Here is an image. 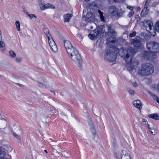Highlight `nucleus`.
Masks as SVG:
<instances>
[{"label": "nucleus", "instance_id": "1", "mask_svg": "<svg viewBox=\"0 0 159 159\" xmlns=\"http://www.w3.org/2000/svg\"><path fill=\"white\" fill-rule=\"evenodd\" d=\"M123 55L121 56L125 59L126 62V67L128 70L131 71L133 69L134 67L138 66L139 63L137 61L133 62L132 61V56L136 53V51L130 49L129 50L123 49L122 50Z\"/></svg>", "mask_w": 159, "mask_h": 159}, {"label": "nucleus", "instance_id": "2", "mask_svg": "<svg viewBox=\"0 0 159 159\" xmlns=\"http://www.w3.org/2000/svg\"><path fill=\"white\" fill-rule=\"evenodd\" d=\"M154 67L151 64L147 63L142 64L139 67L138 73L141 76H148L154 72Z\"/></svg>", "mask_w": 159, "mask_h": 159}, {"label": "nucleus", "instance_id": "3", "mask_svg": "<svg viewBox=\"0 0 159 159\" xmlns=\"http://www.w3.org/2000/svg\"><path fill=\"white\" fill-rule=\"evenodd\" d=\"M119 50L116 48L115 49L110 48L109 50L106 51V54L105 56V59L108 61H113L116 59V55L119 52L120 55H121L120 52H122V50Z\"/></svg>", "mask_w": 159, "mask_h": 159}, {"label": "nucleus", "instance_id": "4", "mask_svg": "<svg viewBox=\"0 0 159 159\" xmlns=\"http://www.w3.org/2000/svg\"><path fill=\"white\" fill-rule=\"evenodd\" d=\"M131 44L135 48L133 49L131 47L129 48H126L125 49L126 50H129L130 49H134L137 51V49L140 48L142 46V43L141 39L139 38H135L134 39H131Z\"/></svg>", "mask_w": 159, "mask_h": 159}, {"label": "nucleus", "instance_id": "5", "mask_svg": "<svg viewBox=\"0 0 159 159\" xmlns=\"http://www.w3.org/2000/svg\"><path fill=\"white\" fill-rule=\"evenodd\" d=\"M47 37L48 38V43L52 50L55 52H57V46L51 34H47Z\"/></svg>", "mask_w": 159, "mask_h": 159}, {"label": "nucleus", "instance_id": "6", "mask_svg": "<svg viewBox=\"0 0 159 159\" xmlns=\"http://www.w3.org/2000/svg\"><path fill=\"white\" fill-rule=\"evenodd\" d=\"M95 16L94 14L91 12L87 13L85 16H83L82 19L86 22H93L94 20Z\"/></svg>", "mask_w": 159, "mask_h": 159}, {"label": "nucleus", "instance_id": "7", "mask_svg": "<svg viewBox=\"0 0 159 159\" xmlns=\"http://www.w3.org/2000/svg\"><path fill=\"white\" fill-rule=\"evenodd\" d=\"M143 25L146 27V30L151 33L152 28L153 29L154 27L152 26V23L149 20H145L143 22Z\"/></svg>", "mask_w": 159, "mask_h": 159}, {"label": "nucleus", "instance_id": "8", "mask_svg": "<svg viewBox=\"0 0 159 159\" xmlns=\"http://www.w3.org/2000/svg\"><path fill=\"white\" fill-rule=\"evenodd\" d=\"M35 84L37 85L40 87H44L46 86L47 83L44 78H42L39 79L35 82Z\"/></svg>", "mask_w": 159, "mask_h": 159}, {"label": "nucleus", "instance_id": "9", "mask_svg": "<svg viewBox=\"0 0 159 159\" xmlns=\"http://www.w3.org/2000/svg\"><path fill=\"white\" fill-rule=\"evenodd\" d=\"M120 158L121 159H131L129 153L125 150L122 151Z\"/></svg>", "mask_w": 159, "mask_h": 159}, {"label": "nucleus", "instance_id": "10", "mask_svg": "<svg viewBox=\"0 0 159 159\" xmlns=\"http://www.w3.org/2000/svg\"><path fill=\"white\" fill-rule=\"evenodd\" d=\"M153 55V53L151 51H145L143 53L142 57L144 59L147 60H149L150 58Z\"/></svg>", "mask_w": 159, "mask_h": 159}, {"label": "nucleus", "instance_id": "11", "mask_svg": "<svg viewBox=\"0 0 159 159\" xmlns=\"http://www.w3.org/2000/svg\"><path fill=\"white\" fill-rule=\"evenodd\" d=\"M75 60H74L73 59H71V60L76 64L78 65L80 68H81L82 63V61L81 56H80V58H79V59H78V57H75Z\"/></svg>", "mask_w": 159, "mask_h": 159}, {"label": "nucleus", "instance_id": "12", "mask_svg": "<svg viewBox=\"0 0 159 159\" xmlns=\"http://www.w3.org/2000/svg\"><path fill=\"white\" fill-rule=\"evenodd\" d=\"M103 26L100 25L94 30V31L96 34V36H98L99 35L100 36L103 34Z\"/></svg>", "mask_w": 159, "mask_h": 159}, {"label": "nucleus", "instance_id": "13", "mask_svg": "<svg viewBox=\"0 0 159 159\" xmlns=\"http://www.w3.org/2000/svg\"><path fill=\"white\" fill-rule=\"evenodd\" d=\"M117 9L113 6L110 7L108 10V13L113 16H115L117 13Z\"/></svg>", "mask_w": 159, "mask_h": 159}, {"label": "nucleus", "instance_id": "14", "mask_svg": "<svg viewBox=\"0 0 159 159\" xmlns=\"http://www.w3.org/2000/svg\"><path fill=\"white\" fill-rule=\"evenodd\" d=\"M64 46L66 49L67 52H68L69 49L70 50L72 48H74V47L72 46L70 42L68 40H64Z\"/></svg>", "mask_w": 159, "mask_h": 159}, {"label": "nucleus", "instance_id": "15", "mask_svg": "<svg viewBox=\"0 0 159 159\" xmlns=\"http://www.w3.org/2000/svg\"><path fill=\"white\" fill-rule=\"evenodd\" d=\"M89 126L91 133L93 134V139L95 138V135L96 134V131L94 126L93 122L91 120L89 122Z\"/></svg>", "mask_w": 159, "mask_h": 159}, {"label": "nucleus", "instance_id": "16", "mask_svg": "<svg viewBox=\"0 0 159 159\" xmlns=\"http://www.w3.org/2000/svg\"><path fill=\"white\" fill-rule=\"evenodd\" d=\"M133 105L140 110L142 108L141 103L139 100H137L133 102Z\"/></svg>", "mask_w": 159, "mask_h": 159}, {"label": "nucleus", "instance_id": "17", "mask_svg": "<svg viewBox=\"0 0 159 159\" xmlns=\"http://www.w3.org/2000/svg\"><path fill=\"white\" fill-rule=\"evenodd\" d=\"M155 42L154 41H150L146 43L147 48L151 52V51H152Z\"/></svg>", "mask_w": 159, "mask_h": 159}, {"label": "nucleus", "instance_id": "18", "mask_svg": "<svg viewBox=\"0 0 159 159\" xmlns=\"http://www.w3.org/2000/svg\"><path fill=\"white\" fill-rule=\"evenodd\" d=\"M7 121L4 119H1L0 121V129H4L7 127Z\"/></svg>", "mask_w": 159, "mask_h": 159}, {"label": "nucleus", "instance_id": "19", "mask_svg": "<svg viewBox=\"0 0 159 159\" xmlns=\"http://www.w3.org/2000/svg\"><path fill=\"white\" fill-rule=\"evenodd\" d=\"M76 52H78L76 49L74 47L72 48L71 49H69L68 52H67L68 55L70 56V58L72 57L73 55H74L75 54Z\"/></svg>", "mask_w": 159, "mask_h": 159}, {"label": "nucleus", "instance_id": "20", "mask_svg": "<svg viewBox=\"0 0 159 159\" xmlns=\"http://www.w3.org/2000/svg\"><path fill=\"white\" fill-rule=\"evenodd\" d=\"M151 52H159V44L157 42H155L154 46L152 51Z\"/></svg>", "mask_w": 159, "mask_h": 159}, {"label": "nucleus", "instance_id": "21", "mask_svg": "<svg viewBox=\"0 0 159 159\" xmlns=\"http://www.w3.org/2000/svg\"><path fill=\"white\" fill-rule=\"evenodd\" d=\"M72 16L70 14H67L64 15L63 16L64 22H69Z\"/></svg>", "mask_w": 159, "mask_h": 159}, {"label": "nucleus", "instance_id": "22", "mask_svg": "<svg viewBox=\"0 0 159 159\" xmlns=\"http://www.w3.org/2000/svg\"><path fill=\"white\" fill-rule=\"evenodd\" d=\"M6 155V152H5V149L3 147H0V157H5Z\"/></svg>", "mask_w": 159, "mask_h": 159}, {"label": "nucleus", "instance_id": "23", "mask_svg": "<svg viewBox=\"0 0 159 159\" xmlns=\"http://www.w3.org/2000/svg\"><path fill=\"white\" fill-rule=\"evenodd\" d=\"M108 32L111 34L113 36H115L116 35V33L114 30L111 29V26H107Z\"/></svg>", "mask_w": 159, "mask_h": 159}, {"label": "nucleus", "instance_id": "24", "mask_svg": "<svg viewBox=\"0 0 159 159\" xmlns=\"http://www.w3.org/2000/svg\"><path fill=\"white\" fill-rule=\"evenodd\" d=\"M148 93L152 97L153 99L159 103V98L157 95L152 94L150 91H148Z\"/></svg>", "mask_w": 159, "mask_h": 159}, {"label": "nucleus", "instance_id": "25", "mask_svg": "<svg viewBox=\"0 0 159 159\" xmlns=\"http://www.w3.org/2000/svg\"><path fill=\"white\" fill-rule=\"evenodd\" d=\"M148 117L156 120H159V116L157 114H155L149 115Z\"/></svg>", "mask_w": 159, "mask_h": 159}, {"label": "nucleus", "instance_id": "26", "mask_svg": "<svg viewBox=\"0 0 159 159\" xmlns=\"http://www.w3.org/2000/svg\"><path fill=\"white\" fill-rule=\"evenodd\" d=\"M9 55L11 58H15L16 56V54L12 50H10L9 52Z\"/></svg>", "mask_w": 159, "mask_h": 159}, {"label": "nucleus", "instance_id": "27", "mask_svg": "<svg viewBox=\"0 0 159 159\" xmlns=\"http://www.w3.org/2000/svg\"><path fill=\"white\" fill-rule=\"evenodd\" d=\"M98 13L99 15L100 19L101 21H104V17L103 16V13L100 10H98Z\"/></svg>", "mask_w": 159, "mask_h": 159}, {"label": "nucleus", "instance_id": "28", "mask_svg": "<svg viewBox=\"0 0 159 159\" xmlns=\"http://www.w3.org/2000/svg\"><path fill=\"white\" fill-rule=\"evenodd\" d=\"M45 9L49 8H54L55 7L54 5L51 4L49 3H48L47 4H45Z\"/></svg>", "mask_w": 159, "mask_h": 159}, {"label": "nucleus", "instance_id": "29", "mask_svg": "<svg viewBox=\"0 0 159 159\" xmlns=\"http://www.w3.org/2000/svg\"><path fill=\"white\" fill-rule=\"evenodd\" d=\"M123 11H119L118 12L117 11L116 14V15H115V16H116L117 18H119L123 16Z\"/></svg>", "mask_w": 159, "mask_h": 159}, {"label": "nucleus", "instance_id": "30", "mask_svg": "<svg viewBox=\"0 0 159 159\" xmlns=\"http://www.w3.org/2000/svg\"><path fill=\"white\" fill-rule=\"evenodd\" d=\"M80 55L79 53L78 52H75V54L74 55H73L72 56V57L71 58V59L75 60V57H78V59H79V58H80Z\"/></svg>", "mask_w": 159, "mask_h": 159}, {"label": "nucleus", "instance_id": "31", "mask_svg": "<svg viewBox=\"0 0 159 159\" xmlns=\"http://www.w3.org/2000/svg\"><path fill=\"white\" fill-rule=\"evenodd\" d=\"M45 4L44 2H42V1H40L39 2V5L41 8V9L42 10H44L45 9L44 7H45Z\"/></svg>", "mask_w": 159, "mask_h": 159}, {"label": "nucleus", "instance_id": "32", "mask_svg": "<svg viewBox=\"0 0 159 159\" xmlns=\"http://www.w3.org/2000/svg\"><path fill=\"white\" fill-rule=\"evenodd\" d=\"M150 0H146V3H145V5L144 8L142 10L141 13H143V12L144 11V10L145 9V8H146V9H147V7L148 6V5L150 3Z\"/></svg>", "mask_w": 159, "mask_h": 159}, {"label": "nucleus", "instance_id": "33", "mask_svg": "<svg viewBox=\"0 0 159 159\" xmlns=\"http://www.w3.org/2000/svg\"><path fill=\"white\" fill-rule=\"evenodd\" d=\"M13 134L15 137L17 139L19 140V142L20 143L21 142L20 137L14 132L13 133Z\"/></svg>", "mask_w": 159, "mask_h": 159}, {"label": "nucleus", "instance_id": "34", "mask_svg": "<svg viewBox=\"0 0 159 159\" xmlns=\"http://www.w3.org/2000/svg\"><path fill=\"white\" fill-rule=\"evenodd\" d=\"M89 37L91 39H96L97 38L98 36H96V34H89L88 35Z\"/></svg>", "mask_w": 159, "mask_h": 159}, {"label": "nucleus", "instance_id": "35", "mask_svg": "<svg viewBox=\"0 0 159 159\" xmlns=\"http://www.w3.org/2000/svg\"><path fill=\"white\" fill-rule=\"evenodd\" d=\"M16 25L17 30L19 31L20 30V24L18 21H16Z\"/></svg>", "mask_w": 159, "mask_h": 159}, {"label": "nucleus", "instance_id": "36", "mask_svg": "<svg viewBox=\"0 0 159 159\" xmlns=\"http://www.w3.org/2000/svg\"><path fill=\"white\" fill-rule=\"evenodd\" d=\"M43 30L44 32L46 34V35L48 34H50L49 33V30L46 27H44L43 28Z\"/></svg>", "mask_w": 159, "mask_h": 159}, {"label": "nucleus", "instance_id": "37", "mask_svg": "<svg viewBox=\"0 0 159 159\" xmlns=\"http://www.w3.org/2000/svg\"><path fill=\"white\" fill-rule=\"evenodd\" d=\"M155 28L157 31L159 32V20L156 22Z\"/></svg>", "mask_w": 159, "mask_h": 159}, {"label": "nucleus", "instance_id": "38", "mask_svg": "<svg viewBox=\"0 0 159 159\" xmlns=\"http://www.w3.org/2000/svg\"><path fill=\"white\" fill-rule=\"evenodd\" d=\"M134 14V11H131L129 12V13L128 15V16L129 18H130L133 16Z\"/></svg>", "mask_w": 159, "mask_h": 159}, {"label": "nucleus", "instance_id": "39", "mask_svg": "<svg viewBox=\"0 0 159 159\" xmlns=\"http://www.w3.org/2000/svg\"><path fill=\"white\" fill-rule=\"evenodd\" d=\"M136 33L135 31H133L131 33H130L129 35V37H133L135 36L136 35Z\"/></svg>", "mask_w": 159, "mask_h": 159}, {"label": "nucleus", "instance_id": "40", "mask_svg": "<svg viewBox=\"0 0 159 159\" xmlns=\"http://www.w3.org/2000/svg\"><path fill=\"white\" fill-rule=\"evenodd\" d=\"M128 92L129 94L132 95H134L135 94L134 91L133 90H131L130 89L128 90Z\"/></svg>", "mask_w": 159, "mask_h": 159}, {"label": "nucleus", "instance_id": "41", "mask_svg": "<svg viewBox=\"0 0 159 159\" xmlns=\"http://www.w3.org/2000/svg\"><path fill=\"white\" fill-rule=\"evenodd\" d=\"M5 46V43L3 41H0V48L4 47Z\"/></svg>", "mask_w": 159, "mask_h": 159}, {"label": "nucleus", "instance_id": "42", "mask_svg": "<svg viewBox=\"0 0 159 159\" xmlns=\"http://www.w3.org/2000/svg\"><path fill=\"white\" fill-rule=\"evenodd\" d=\"M28 16L31 19H32L33 17H34L35 19L37 18L36 16L34 14H29Z\"/></svg>", "mask_w": 159, "mask_h": 159}, {"label": "nucleus", "instance_id": "43", "mask_svg": "<svg viewBox=\"0 0 159 159\" xmlns=\"http://www.w3.org/2000/svg\"><path fill=\"white\" fill-rule=\"evenodd\" d=\"M150 131L151 134L153 135H155V132L154 129H150Z\"/></svg>", "mask_w": 159, "mask_h": 159}, {"label": "nucleus", "instance_id": "44", "mask_svg": "<svg viewBox=\"0 0 159 159\" xmlns=\"http://www.w3.org/2000/svg\"><path fill=\"white\" fill-rule=\"evenodd\" d=\"M15 61L17 62H20L21 61V59L20 57H16L15 59Z\"/></svg>", "mask_w": 159, "mask_h": 159}, {"label": "nucleus", "instance_id": "45", "mask_svg": "<svg viewBox=\"0 0 159 159\" xmlns=\"http://www.w3.org/2000/svg\"><path fill=\"white\" fill-rule=\"evenodd\" d=\"M132 84L134 87H137L138 86V84L136 82L133 83Z\"/></svg>", "mask_w": 159, "mask_h": 159}, {"label": "nucleus", "instance_id": "46", "mask_svg": "<svg viewBox=\"0 0 159 159\" xmlns=\"http://www.w3.org/2000/svg\"><path fill=\"white\" fill-rule=\"evenodd\" d=\"M127 7L130 10L132 11L133 8L132 7L130 6H127Z\"/></svg>", "mask_w": 159, "mask_h": 159}, {"label": "nucleus", "instance_id": "47", "mask_svg": "<svg viewBox=\"0 0 159 159\" xmlns=\"http://www.w3.org/2000/svg\"><path fill=\"white\" fill-rule=\"evenodd\" d=\"M23 11L27 15H29V14H28V11H27V10H26L25 9V8H23Z\"/></svg>", "mask_w": 159, "mask_h": 159}, {"label": "nucleus", "instance_id": "48", "mask_svg": "<svg viewBox=\"0 0 159 159\" xmlns=\"http://www.w3.org/2000/svg\"><path fill=\"white\" fill-rule=\"evenodd\" d=\"M140 9V8L139 7H137L136 8V11H139Z\"/></svg>", "mask_w": 159, "mask_h": 159}, {"label": "nucleus", "instance_id": "49", "mask_svg": "<svg viewBox=\"0 0 159 159\" xmlns=\"http://www.w3.org/2000/svg\"><path fill=\"white\" fill-rule=\"evenodd\" d=\"M17 84L21 87H23V85L22 84Z\"/></svg>", "mask_w": 159, "mask_h": 159}, {"label": "nucleus", "instance_id": "50", "mask_svg": "<svg viewBox=\"0 0 159 159\" xmlns=\"http://www.w3.org/2000/svg\"><path fill=\"white\" fill-rule=\"evenodd\" d=\"M142 121L143 122H146L147 121L144 118L142 119Z\"/></svg>", "mask_w": 159, "mask_h": 159}, {"label": "nucleus", "instance_id": "51", "mask_svg": "<svg viewBox=\"0 0 159 159\" xmlns=\"http://www.w3.org/2000/svg\"><path fill=\"white\" fill-rule=\"evenodd\" d=\"M0 159H8L6 157H0Z\"/></svg>", "mask_w": 159, "mask_h": 159}, {"label": "nucleus", "instance_id": "52", "mask_svg": "<svg viewBox=\"0 0 159 159\" xmlns=\"http://www.w3.org/2000/svg\"><path fill=\"white\" fill-rule=\"evenodd\" d=\"M137 17H138V19H137V20L138 21L139 20H140V18H139V16H138V15L137 16Z\"/></svg>", "mask_w": 159, "mask_h": 159}, {"label": "nucleus", "instance_id": "53", "mask_svg": "<svg viewBox=\"0 0 159 159\" xmlns=\"http://www.w3.org/2000/svg\"><path fill=\"white\" fill-rule=\"evenodd\" d=\"M2 36L0 35V41H2Z\"/></svg>", "mask_w": 159, "mask_h": 159}, {"label": "nucleus", "instance_id": "54", "mask_svg": "<svg viewBox=\"0 0 159 159\" xmlns=\"http://www.w3.org/2000/svg\"><path fill=\"white\" fill-rule=\"evenodd\" d=\"M147 125H148V128L149 129H150L151 128L149 127V125L148 124H147Z\"/></svg>", "mask_w": 159, "mask_h": 159}, {"label": "nucleus", "instance_id": "55", "mask_svg": "<svg viewBox=\"0 0 159 159\" xmlns=\"http://www.w3.org/2000/svg\"><path fill=\"white\" fill-rule=\"evenodd\" d=\"M44 151L47 153V154L48 153V152L46 150H44Z\"/></svg>", "mask_w": 159, "mask_h": 159}, {"label": "nucleus", "instance_id": "56", "mask_svg": "<svg viewBox=\"0 0 159 159\" xmlns=\"http://www.w3.org/2000/svg\"><path fill=\"white\" fill-rule=\"evenodd\" d=\"M0 35H2V33L1 30L0 31Z\"/></svg>", "mask_w": 159, "mask_h": 159}, {"label": "nucleus", "instance_id": "57", "mask_svg": "<svg viewBox=\"0 0 159 159\" xmlns=\"http://www.w3.org/2000/svg\"><path fill=\"white\" fill-rule=\"evenodd\" d=\"M84 0L85 1H89V0Z\"/></svg>", "mask_w": 159, "mask_h": 159}]
</instances>
